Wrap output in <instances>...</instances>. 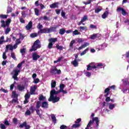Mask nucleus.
<instances>
[{"label": "nucleus", "mask_w": 129, "mask_h": 129, "mask_svg": "<svg viewBox=\"0 0 129 129\" xmlns=\"http://www.w3.org/2000/svg\"><path fill=\"white\" fill-rule=\"evenodd\" d=\"M42 46L41 45V42L39 39H37L33 43V45L31 46V48L29 50L30 52L34 51H37L38 49H40Z\"/></svg>", "instance_id": "obj_1"}, {"label": "nucleus", "mask_w": 129, "mask_h": 129, "mask_svg": "<svg viewBox=\"0 0 129 129\" xmlns=\"http://www.w3.org/2000/svg\"><path fill=\"white\" fill-rule=\"evenodd\" d=\"M94 121H96V125L97 127H98L99 125V120L97 117H93L92 119L89 121L87 126L88 127H90L91 124H93V123H94Z\"/></svg>", "instance_id": "obj_2"}, {"label": "nucleus", "mask_w": 129, "mask_h": 129, "mask_svg": "<svg viewBox=\"0 0 129 129\" xmlns=\"http://www.w3.org/2000/svg\"><path fill=\"white\" fill-rule=\"evenodd\" d=\"M57 38H51L48 39V45L47 46L48 49H52L53 48V45L55 44V42H57Z\"/></svg>", "instance_id": "obj_3"}, {"label": "nucleus", "mask_w": 129, "mask_h": 129, "mask_svg": "<svg viewBox=\"0 0 129 129\" xmlns=\"http://www.w3.org/2000/svg\"><path fill=\"white\" fill-rule=\"evenodd\" d=\"M92 64V63H89L88 66H87V71H90L92 70V69L99 68V67H101V66H103V64L101 63H98L97 66H91Z\"/></svg>", "instance_id": "obj_4"}, {"label": "nucleus", "mask_w": 129, "mask_h": 129, "mask_svg": "<svg viewBox=\"0 0 129 129\" xmlns=\"http://www.w3.org/2000/svg\"><path fill=\"white\" fill-rule=\"evenodd\" d=\"M35 111H36V108H35L34 106L31 105L29 107V109H27L25 112V115H31V114H32V113H34Z\"/></svg>", "instance_id": "obj_5"}, {"label": "nucleus", "mask_w": 129, "mask_h": 129, "mask_svg": "<svg viewBox=\"0 0 129 129\" xmlns=\"http://www.w3.org/2000/svg\"><path fill=\"white\" fill-rule=\"evenodd\" d=\"M60 100V97L57 96H52L50 95V97L48 99V101H52L53 103H56Z\"/></svg>", "instance_id": "obj_6"}, {"label": "nucleus", "mask_w": 129, "mask_h": 129, "mask_svg": "<svg viewBox=\"0 0 129 129\" xmlns=\"http://www.w3.org/2000/svg\"><path fill=\"white\" fill-rule=\"evenodd\" d=\"M86 21H88V17H87V15H84L81 20L78 23V26H80V25L85 26V23H84V22H86Z\"/></svg>", "instance_id": "obj_7"}, {"label": "nucleus", "mask_w": 129, "mask_h": 129, "mask_svg": "<svg viewBox=\"0 0 129 129\" xmlns=\"http://www.w3.org/2000/svg\"><path fill=\"white\" fill-rule=\"evenodd\" d=\"M19 127L20 128H23V127H25V129H30L31 128V126L30 125H27V121H24L23 123L19 125Z\"/></svg>", "instance_id": "obj_8"}, {"label": "nucleus", "mask_w": 129, "mask_h": 129, "mask_svg": "<svg viewBox=\"0 0 129 129\" xmlns=\"http://www.w3.org/2000/svg\"><path fill=\"white\" fill-rule=\"evenodd\" d=\"M40 57L41 56L38 55L37 52H35L32 53V60H33V61H37V60L40 59Z\"/></svg>", "instance_id": "obj_9"}, {"label": "nucleus", "mask_w": 129, "mask_h": 129, "mask_svg": "<svg viewBox=\"0 0 129 129\" xmlns=\"http://www.w3.org/2000/svg\"><path fill=\"white\" fill-rule=\"evenodd\" d=\"M40 33L41 34H49V33H50V28H48L46 27L42 29H40Z\"/></svg>", "instance_id": "obj_10"}, {"label": "nucleus", "mask_w": 129, "mask_h": 129, "mask_svg": "<svg viewBox=\"0 0 129 129\" xmlns=\"http://www.w3.org/2000/svg\"><path fill=\"white\" fill-rule=\"evenodd\" d=\"M117 12H121L122 16H126V11L123 8L121 7H118L117 10Z\"/></svg>", "instance_id": "obj_11"}, {"label": "nucleus", "mask_w": 129, "mask_h": 129, "mask_svg": "<svg viewBox=\"0 0 129 129\" xmlns=\"http://www.w3.org/2000/svg\"><path fill=\"white\" fill-rule=\"evenodd\" d=\"M32 28H33V22L32 21H30L25 26V29L27 31H30Z\"/></svg>", "instance_id": "obj_12"}, {"label": "nucleus", "mask_w": 129, "mask_h": 129, "mask_svg": "<svg viewBox=\"0 0 129 129\" xmlns=\"http://www.w3.org/2000/svg\"><path fill=\"white\" fill-rule=\"evenodd\" d=\"M36 89H37V86H34L33 87H31L30 94H31V95L35 94V92H36Z\"/></svg>", "instance_id": "obj_13"}, {"label": "nucleus", "mask_w": 129, "mask_h": 129, "mask_svg": "<svg viewBox=\"0 0 129 129\" xmlns=\"http://www.w3.org/2000/svg\"><path fill=\"white\" fill-rule=\"evenodd\" d=\"M58 28H59V25H56L54 27H50L49 28V31L50 33L52 32H56V30Z\"/></svg>", "instance_id": "obj_14"}, {"label": "nucleus", "mask_w": 129, "mask_h": 129, "mask_svg": "<svg viewBox=\"0 0 129 129\" xmlns=\"http://www.w3.org/2000/svg\"><path fill=\"white\" fill-rule=\"evenodd\" d=\"M58 93H60V92L59 91H56L55 89H53L50 91V95L54 96V95H57V94H58Z\"/></svg>", "instance_id": "obj_15"}, {"label": "nucleus", "mask_w": 129, "mask_h": 129, "mask_svg": "<svg viewBox=\"0 0 129 129\" xmlns=\"http://www.w3.org/2000/svg\"><path fill=\"white\" fill-rule=\"evenodd\" d=\"M58 5H59L58 2H55L50 5V8H51V9H55V8H58Z\"/></svg>", "instance_id": "obj_16"}, {"label": "nucleus", "mask_w": 129, "mask_h": 129, "mask_svg": "<svg viewBox=\"0 0 129 129\" xmlns=\"http://www.w3.org/2000/svg\"><path fill=\"white\" fill-rule=\"evenodd\" d=\"M48 106L49 104H48V102L44 101L42 103L41 107H42V108H48Z\"/></svg>", "instance_id": "obj_17"}, {"label": "nucleus", "mask_w": 129, "mask_h": 129, "mask_svg": "<svg viewBox=\"0 0 129 129\" xmlns=\"http://www.w3.org/2000/svg\"><path fill=\"white\" fill-rule=\"evenodd\" d=\"M20 72H21L20 70L15 69L13 71V72L11 73V74H13L14 73L13 75L18 76Z\"/></svg>", "instance_id": "obj_18"}, {"label": "nucleus", "mask_w": 129, "mask_h": 129, "mask_svg": "<svg viewBox=\"0 0 129 129\" xmlns=\"http://www.w3.org/2000/svg\"><path fill=\"white\" fill-rule=\"evenodd\" d=\"M104 93H106V94L104 95V97H108V95H109V93H110L109 88H106L104 91Z\"/></svg>", "instance_id": "obj_19"}, {"label": "nucleus", "mask_w": 129, "mask_h": 129, "mask_svg": "<svg viewBox=\"0 0 129 129\" xmlns=\"http://www.w3.org/2000/svg\"><path fill=\"white\" fill-rule=\"evenodd\" d=\"M18 48V43H15L14 46L10 44V51H14V49H17Z\"/></svg>", "instance_id": "obj_20"}, {"label": "nucleus", "mask_w": 129, "mask_h": 129, "mask_svg": "<svg viewBox=\"0 0 129 129\" xmlns=\"http://www.w3.org/2000/svg\"><path fill=\"white\" fill-rule=\"evenodd\" d=\"M81 126V123H76L73 124L72 126V128H78Z\"/></svg>", "instance_id": "obj_21"}, {"label": "nucleus", "mask_w": 129, "mask_h": 129, "mask_svg": "<svg viewBox=\"0 0 129 129\" xmlns=\"http://www.w3.org/2000/svg\"><path fill=\"white\" fill-rule=\"evenodd\" d=\"M109 14V13L108 12V11H107L104 12V13L102 15V19H106Z\"/></svg>", "instance_id": "obj_22"}, {"label": "nucleus", "mask_w": 129, "mask_h": 129, "mask_svg": "<svg viewBox=\"0 0 129 129\" xmlns=\"http://www.w3.org/2000/svg\"><path fill=\"white\" fill-rule=\"evenodd\" d=\"M17 88L19 91H23L25 89V86L24 85H19L17 86Z\"/></svg>", "instance_id": "obj_23"}, {"label": "nucleus", "mask_w": 129, "mask_h": 129, "mask_svg": "<svg viewBox=\"0 0 129 129\" xmlns=\"http://www.w3.org/2000/svg\"><path fill=\"white\" fill-rule=\"evenodd\" d=\"M72 64L74 66V67H77L78 66V61H77V59H75L74 61H72Z\"/></svg>", "instance_id": "obj_24"}, {"label": "nucleus", "mask_w": 129, "mask_h": 129, "mask_svg": "<svg viewBox=\"0 0 129 129\" xmlns=\"http://www.w3.org/2000/svg\"><path fill=\"white\" fill-rule=\"evenodd\" d=\"M55 47L56 49H57V50H59V51H62L63 50V49H64L63 46L59 45V44H57Z\"/></svg>", "instance_id": "obj_25"}, {"label": "nucleus", "mask_w": 129, "mask_h": 129, "mask_svg": "<svg viewBox=\"0 0 129 129\" xmlns=\"http://www.w3.org/2000/svg\"><path fill=\"white\" fill-rule=\"evenodd\" d=\"M57 68H56V67H54V69H52L50 70V73L51 74H56V73Z\"/></svg>", "instance_id": "obj_26"}, {"label": "nucleus", "mask_w": 129, "mask_h": 129, "mask_svg": "<svg viewBox=\"0 0 129 129\" xmlns=\"http://www.w3.org/2000/svg\"><path fill=\"white\" fill-rule=\"evenodd\" d=\"M51 88H55L56 87V81L54 80L51 81Z\"/></svg>", "instance_id": "obj_27"}, {"label": "nucleus", "mask_w": 129, "mask_h": 129, "mask_svg": "<svg viewBox=\"0 0 129 129\" xmlns=\"http://www.w3.org/2000/svg\"><path fill=\"white\" fill-rule=\"evenodd\" d=\"M97 35H98V34H93V35H91L90 39L94 40L95 39H96V38H97Z\"/></svg>", "instance_id": "obj_28"}, {"label": "nucleus", "mask_w": 129, "mask_h": 129, "mask_svg": "<svg viewBox=\"0 0 129 129\" xmlns=\"http://www.w3.org/2000/svg\"><path fill=\"white\" fill-rule=\"evenodd\" d=\"M11 56L14 60H17V57H16V54H15V52H14V51H11Z\"/></svg>", "instance_id": "obj_29"}, {"label": "nucleus", "mask_w": 129, "mask_h": 129, "mask_svg": "<svg viewBox=\"0 0 129 129\" xmlns=\"http://www.w3.org/2000/svg\"><path fill=\"white\" fill-rule=\"evenodd\" d=\"M89 50V48H87L86 49H85L81 53L80 55L83 56V55H85V53H87V51Z\"/></svg>", "instance_id": "obj_30"}, {"label": "nucleus", "mask_w": 129, "mask_h": 129, "mask_svg": "<svg viewBox=\"0 0 129 129\" xmlns=\"http://www.w3.org/2000/svg\"><path fill=\"white\" fill-rule=\"evenodd\" d=\"M12 97L13 98H18V94L15 91L12 92Z\"/></svg>", "instance_id": "obj_31"}, {"label": "nucleus", "mask_w": 129, "mask_h": 129, "mask_svg": "<svg viewBox=\"0 0 129 129\" xmlns=\"http://www.w3.org/2000/svg\"><path fill=\"white\" fill-rule=\"evenodd\" d=\"M40 107H41V101H38L36 102V108H37V109H39Z\"/></svg>", "instance_id": "obj_32"}, {"label": "nucleus", "mask_w": 129, "mask_h": 129, "mask_svg": "<svg viewBox=\"0 0 129 129\" xmlns=\"http://www.w3.org/2000/svg\"><path fill=\"white\" fill-rule=\"evenodd\" d=\"M65 32H66L65 29H64V28H61L59 30V34H60V35H64Z\"/></svg>", "instance_id": "obj_33"}, {"label": "nucleus", "mask_w": 129, "mask_h": 129, "mask_svg": "<svg viewBox=\"0 0 129 129\" xmlns=\"http://www.w3.org/2000/svg\"><path fill=\"white\" fill-rule=\"evenodd\" d=\"M13 12V8L11 7H8L7 8V14H10V13H12Z\"/></svg>", "instance_id": "obj_34"}, {"label": "nucleus", "mask_w": 129, "mask_h": 129, "mask_svg": "<svg viewBox=\"0 0 129 129\" xmlns=\"http://www.w3.org/2000/svg\"><path fill=\"white\" fill-rule=\"evenodd\" d=\"M39 100L40 101H42L43 100H46V97H44V96L43 95H41L39 97Z\"/></svg>", "instance_id": "obj_35"}, {"label": "nucleus", "mask_w": 129, "mask_h": 129, "mask_svg": "<svg viewBox=\"0 0 129 129\" xmlns=\"http://www.w3.org/2000/svg\"><path fill=\"white\" fill-rule=\"evenodd\" d=\"M43 28V25H41V23H39L38 25L37 26V28L40 30V33H41V30H43L42 29Z\"/></svg>", "instance_id": "obj_36"}, {"label": "nucleus", "mask_w": 129, "mask_h": 129, "mask_svg": "<svg viewBox=\"0 0 129 129\" xmlns=\"http://www.w3.org/2000/svg\"><path fill=\"white\" fill-rule=\"evenodd\" d=\"M1 27H2V28H6V27H7V24H6V22L4 20L1 21Z\"/></svg>", "instance_id": "obj_37"}, {"label": "nucleus", "mask_w": 129, "mask_h": 129, "mask_svg": "<svg viewBox=\"0 0 129 129\" xmlns=\"http://www.w3.org/2000/svg\"><path fill=\"white\" fill-rule=\"evenodd\" d=\"M115 105H116V104H110L109 106V109H113L115 107Z\"/></svg>", "instance_id": "obj_38"}, {"label": "nucleus", "mask_w": 129, "mask_h": 129, "mask_svg": "<svg viewBox=\"0 0 129 129\" xmlns=\"http://www.w3.org/2000/svg\"><path fill=\"white\" fill-rule=\"evenodd\" d=\"M5 39V36H2L1 37H0V45H2L3 43H5V40L4 39Z\"/></svg>", "instance_id": "obj_39"}, {"label": "nucleus", "mask_w": 129, "mask_h": 129, "mask_svg": "<svg viewBox=\"0 0 129 129\" xmlns=\"http://www.w3.org/2000/svg\"><path fill=\"white\" fill-rule=\"evenodd\" d=\"M35 111H36L37 115H38L39 116V117H42V114H41V113H40V109H37L35 110Z\"/></svg>", "instance_id": "obj_40"}, {"label": "nucleus", "mask_w": 129, "mask_h": 129, "mask_svg": "<svg viewBox=\"0 0 129 129\" xmlns=\"http://www.w3.org/2000/svg\"><path fill=\"white\" fill-rule=\"evenodd\" d=\"M101 11H102V9L97 8L95 9V14H98V13H99V12H101Z\"/></svg>", "instance_id": "obj_41"}, {"label": "nucleus", "mask_w": 129, "mask_h": 129, "mask_svg": "<svg viewBox=\"0 0 129 129\" xmlns=\"http://www.w3.org/2000/svg\"><path fill=\"white\" fill-rule=\"evenodd\" d=\"M11 44H9V45H7L6 46V48L5 49V51L4 52V53H5L6 54V53H7V52H8L9 51V49L10 50V48H11Z\"/></svg>", "instance_id": "obj_42"}, {"label": "nucleus", "mask_w": 129, "mask_h": 129, "mask_svg": "<svg viewBox=\"0 0 129 129\" xmlns=\"http://www.w3.org/2000/svg\"><path fill=\"white\" fill-rule=\"evenodd\" d=\"M51 119H52V121H53V122L55 123L57 120L56 119V116H55V115H54V114H52L51 115Z\"/></svg>", "instance_id": "obj_43"}, {"label": "nucleus", "mask_w": 129, "mask_h": 129, "mask_svg": "<svg viewBox=\"0 0 129 129\" xmlns=\"http://www.w3.org/2000/svg\"><path fill=\"white\" fill-rule=\"evenodd\" d=\"M79 29L80 31H85V30H87V27L86 26H81Z\"/></svg>", "instance_id": "obj_44"}, {"label": "nucleus", "mask_w": 129, "mask_h": 129, "mask_svg": "<svg viewBox=\"0 0 129 129\" xmlns=\"http://www.w3.org/2000/svg\"><path fill=\"white\" fill-rule=\"evenodd\" d=\"M75 44V40H72L70 43V47L73 48V44Z\"/></svg>", "instance_id": "obj_45"}, {"label": "nucleus", "mask_w": 129, "mask_h": 129, "mask_svg": "<svg viewBox=\"0 0 129 129\" xmlns=\"http://www.w3.org/2000/svg\"><path fill=\"white\" fill-rule=\"evenodd\" d=\"M61 16L63 18V19H66V13L63 11H62L61 12Z\"/></svg>", "instance_id": "obj_46"}, {"label": "nucleus", "mask_w": 129, "mask_h": 129, "mask_svg": "<svg viewBox=\"0 0 129 129\" xmlns=\"http://www.w3.org/2000/svg\"><path fill=\"white\" fill-rule=\"evenodd\" d=\"M31 38H36V37H38V34L36 33H33L30 34Z\"/></svg>", "instance_id": "obj_47"}, {"label": "nucleus", "mask_w": 129, "mask_h": 129, "mask_svg": "<svg viewBox=\"0 0 129 129\" xmlns=\"http://www.w3.org/2000/svg\"><path fill=\"white\" fill-rule=\"evenodd\" d=\"M34 12L36 16H39V14H40V11L38 9H34Z\"/></svg>", "instance_id": "obj_48"}, {"label": "nucleus", "mask_w": 129, "mask_h": 129, "mask_svg": "<svg viewBox=\"0 0 129 129\" xmlns=\"http://www.w3.org/2000/svg\"><path fill=\"white\" fill-rule=\"evenodd\" d=\"M20 53L22 55H25L26 54V48H23L20 50Z\"/></svg>", "instance_id": "obj_49"}, {"label": "nucleus", "mask_w": 129, "mask_h": 129, "mask_svg": "<svg viewBox=\"0 0 129 129\" xmlns=\"http://www.w3.org/2000/svg\"><path fill=\"white\" fill-rule=\"evenodd\" d=\"M73 35H80V32L78 31V30H75L73 32Z\"/></svg>", "instance_id": "obj_50"}, {"label": "nucleus", "mask_w": 129, "mask_h": 129, "mask_svg": "<svg viewBox=\"0 0 129 129\" xmlns=\"http://www.w3.org/2000/svg\"><path fill=\"white\" fill-rule=\"evenodd\" d=\"M11 22H12V19H9L6 22V26H10V24H11Z\"/></svg>", "instance_id": "obj_51"}, {"label": "nucleus", "mask_w": 129, "mask_h": 129, "mask_svg": "<svg viewBox=\"0 0 129 129\" xmlns=\"http://www.w3.org/2000/svg\"><path fill=\"white\" fill-rule=\"evenodd\" d=\"M24 63H25V60H23L21 62L19 63L17 65V68H21V67H22V66L23 65V64H24Z\"/></svg>", "instance_id": "obj_52"}, {"label": "nucleus", "mask_w": 129, "mask_h": 129, "mask_svg": "<svg viewBox=\"0 0 129 129\" xmlns=\"http://www.w3.org/2000/svg\"><path fill=\"white\" fill-rule=\"evenodd\" d=\"M11 31V28H10V27L7 28L6 30H5V34L6 35H8V34L9 33H10V31Z\"/></svg>", "instance_id": "obj_53"}, {"label": "nucleus", "mask_w": 129, "mask_h": 129, "mask_svg": "<svg viewBox=\"0 0 129 129\" xmlns=\"http://www.w3.org/2000/svg\"><path fill=\"white\" fill-rule=\"evenodd\" d=\"M13 122L14 124H17L18 123V119L16 117L14 118L13 119Z\"/></svg>", "instance_id": "obj_54"}, {"label": "nucleus", "mask_w": 129, "mask_h": 129, "mask_svg": "<svg viewBox=\"0 0 129 129\" xmlns=\"http://www.w3.org/2000/svg\"><path fill=\"white\" fill-rule=\"evenodd\" d=\"M1 19H7L8 18V15L2 14L0 15Z\"/></svg>", "instance_id": "obj_55"}, {"label": "nucleus", "mask_w": 129, "mask_h": 129, "mask_svg": "<svg viewBox=\"0 0 129 129\" xmlns=\"http://www.w3.org/2000/svg\"><path fill=\"white\" fill-rule=\"evenodd\" d=\"M31 97V95L29 93L26 94L25 95V98L29 99Z\"/></svg>", "instance_id": "obj_56"}, {"label": "nucleus", "mask_w": 129, "mask_h": 129, "mask_svg": "<svg viewBox=\"0 0 129 129\" xmlns=\"http://www.w3.org/2000/svg\"><path fill=\"white\" fill-rule=\"evenodd\" d=\"M0 91H3V92H4V93H8V92H9V91L3 88L0 89Z\"/></svg>", "instance_id": "obj_57"}, {"label": "nucleus", "mask_w": 129, "mask_h": 129, "mask_svg": "<svg viewBox=\"0 0 129 129\" xmlns=\"http://www.w3.org/2000/svg\"><path fill=\"white\" fill-rule=\"evenodd\" d=\"M85 75L86 76H87V77H90V76H91V73L89 72H87L85 73Z\"/></svg>", "instance_id": "obj_58"}, {"label": "nucleus", "mask_w": 129, "mask_h": 129, "mask_svg": "<svg viewBox=\"0 0 129 129\" xmlns=\"http://www.w3.org/2000/svg\"><path fill=\"white\" fill-rule=\"evenodd\" d=\"M0 127L1 129H6L7 127L6 126V125H5V124L1 123L0 124Z\"/></svg>", "instance_id": "obj_59"}, {"label": "nucleus", "mask_w": 129, "mask_h": 129, "mask_svg": "<svg viewBox=\"0 0 129 129\" xmlns=\"http://www.w3.org/2000/svg\"><path fill=\"white\" fill-rule=\"evenodd\" d=\"M19 21L20 23H22V24H25V20L23 18H20Z\"/></svg>", "instance_id": "obj_60"}, {"label": "nucleus", "mask_w": 129, "mask_h": 129, "mask_svg": "<svg viewBox=\"0 0 129 129\" xmlns=\"http://www.w3.org/2000/svg\"><path fill=\"white\" fill-rule=\"evenodd\" d=\"M4 124H5V125H10V123L9 122V121L7 119L5 120Z\"/></svg>", "instance_id": "obj_61"}, {"label": "nucleus", "mask_w": 129, "mask_h": 129, "mask_svg": "<svg viewBox=\"0 0 129 129\" xmlns=\"http://www.w3.org/2000/svg\"><path fill=\"white\" fill-rule=\"evenodd\" d=\"M75 123H80V122H81V119L80 118H78L76 121H75Z\"/></svg>", "instance_id": "obj_62"}, {"label": "nucleus", "mask_w": 129, "mask_h": 129, "mask_svg": "<svg viewBox=\"0 0 129 129\" xmlns=\"http://www.w3.org/2000/svg\"><path fill=\"white\" fill-rule=\"evenodd\" d=\"M7 54H6V52H4L3 54V58L4 60H6V59H7Z\"/></svg>", "instance_id": "obj_63"}, {"label": "nucleus", "mask_w": 129, "mask_h": 129, "mask_svg": "<svg viewBox=\"0 0 129 129\" xmlns=\"http://www.w3.org/2000/svg\"><path fill=\"white\" fill-rule=\"evenodd\" d=\"M60 129H65V128H67V126L65 125H61L60 127Z\"/></svg>", "instance_id": "obj_64"}]
</instances>
